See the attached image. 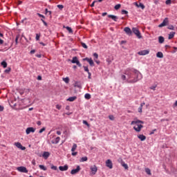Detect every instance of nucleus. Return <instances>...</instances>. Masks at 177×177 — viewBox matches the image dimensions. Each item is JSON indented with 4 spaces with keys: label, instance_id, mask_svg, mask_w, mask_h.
<instances>
[{
    "label": "nucleus",
    "instance_id": "nucleus-59",
    "mask_svg": "<svg viewBox=\"0 0 177 177\" xmlns=\"http://www.w3.org/2000/svg\"><path fill=\"white\" fill-rule=\"evenodd\" d=\"M140 6L142 8V9H145V5L140 3Z\"/></svg>",
    "mask_w": 177,
    "mask_h": 177
},
{
    "label": "nucleus",
    "instance_id": "nucleus-13",
    "mask_svg": "<svg viewBox=\"0 0 177 177\" xmlns=\"http://www.w3.org/2000/svg\"><path fill=\"white\" fill-rule=\"evenodd\" d=\"M167 24H168V18H165L162 23H161L158 27L161 28V27H165V26H167Z\"/></svg>",
    "mask_w": 177,
    "mask_h": 177
},
{
    "label": "nucleus",
    "instance_id": "nucleus-31",
    "mask_svg": "<svg viewBox=\"0 0 177 177\" xmlns=\"http://www.w3.org/2000/svg\"><path fill=\"white\" fill-rule=\"evenodd\" d=\"M85 99H86L87 100H89V99H91V94L89 93H86L84 95Z\"/></svg>",
    "mask_w": 177,
    "mask_h": 177
},
{
    "label": "nucleus",
    "instance_id": "nucleus-61",
    "mask_svg": "<svg viewBox=\"0 0 177 177\" xmlns=\"http://www.w3.org/2000/svg\"><path fill=\"white\" fill-rule=\"evenodd\" d=\"M145 104H146V103L142 102V103L140 104V107H142L143 108V106H145Z\"/></svg>",
    "mask_w": 177,
    "mask_h": 177
},
{
    "label": "nucleus",
    "instance_id": "nucleus-38",
    "mask_svg": "<svg viewBox=\"0 0 177 177\" xmlns=\"http://www.w3.org/2000/svg\"><path fill=\"white\" fill-rule=\"evenodd\" d=\"M45 12H46V15H48V13H49V15H52V11L48 10V8L45 9Z\"/></svg>",
    "mask_w": 177,
    "mask_h": 177
},
{
    "label": "nucleus",
    "instance_id": "nucleus-16",
    "mask_svg": "<svg viewBox=\"0 0 177 177\" xmlns=\"http://www.w3.org/2000/svg\"><path fill=\"white\" fill-rule=\"evenodd\" d=\"M59 169L62 171H67L68 169V165H65L64 166H59Z\"/></svg>",
    "mask_w": 177,
    "mask_h": 177
},
{
    "label": "nucleus",
    "instance_id": "nucleus-22",
    "mask_svg": "<svg viewBox=\"0 0 177 177\" xmlns=\"http://www.w3.org/2000/svg\"><path fill=\"white\" fill-rule=\"evenodd\" d=\"M64 28H66L70 34H73V29L70 26H64Z\"/></svg>",
    "mask_w": 177,
    "mask_h": 177
},
{
    "label": "nucleus",
    "instance_id": "nucleus-11",
    "mask_svg": "<svg viewBox=\"0 0 177 177\" xmlns=\"http://www.w3.org/2000/svg\"><path fill=\"white\" fill-rule=\"evenodd\" d=\"M106 165L109 169H113V162H111V160L108 159L106 161Z\"/></svg>",
    "mask_w": 177,
    "mask_h": 177
},
{
    "label": "nucleus",
    "instance_id": "nucleus-54",
    "mask_svg": "<svg viewBox=\"0 0 177 177\" xmlns=\"http://www.w3.org/2000/svg\"><path fill=\"white\" fill-rule=\"evenodd\" d=\"M17 41H19V36H17L15 39L16 45H17Z\"/></svg>",
    "mask_w": 177,
    "mask_h": 177
},
{
    "label": "nucleus",
    "instance_id": "nucleus-29",
    "mask_svg": "<svg viewBox=\"0 0 177 177\" xmlns=\"http://www.w3.org/2000/svg\"><path fill=\"white\" fill-rule=\"evenodd\" d=\"M50 154L49 153V152H44L43 153V157H44V158H48V157H49Z\"/></svg>",
    "mask_w": 177,
    "mask_h": 177
},
{
    "label": "nucleus",
    "instance_id": "nucleus-45",
    "mask_svg": "<svg viewBox=\"0 0 177 177\" xmlns=\"http://www.w3.org/2000/svg\"><path fill=\"white\" fill-rule=\"evenodd\" d=\"M37 16H39V17H41L42 19H45V16H44L42 14L37 13Z\"/></svg>",
    "mask_w": 177,
    "mask_h": 177
},
{
    "label": "nucleus",
    "instance_id": "nucleus-34",
    "mask_svg": "<svg viewBox=\"0 0 177 177\" xmlns=\"http://www.w3.org/2000/svg\"><path fill=\"white\" fill-rule=\"evenodd\" d=\"M51 169H53V171H57V167L51 165Z\"/></svg>",
    "mask_w": 177,
    "mask_h": 177
},
{
    "label": "nucleus",
    "instance_id": "nucleus-33",
    "mask_svg": "<svg viewBox=\"0 0 177 177\" xmlns=\"http://www.w3.org/2000/svg\"><path fill=\"white\" fill-rule=\"evenodd\" d=\"M120 8H121V4H117L115 6V10H118V9H120Z\"/></svg>",
    "mask_w": 177,
    "mask_h": 177
},
{
    "label": "nucleus",
    "instance_id": "nucleus-40",
    "mask_svg": "<svg viewBox=\"0 0 177 177\" xmlns=\"http://www.w3.org/2000/svg\"><path fill=\"white\" fill-rule=\"evenodd\" d=\"M46 129L45 127H43L42 129H41L39 131V133H42V132H44V131L46 130Z\"/></svg>",
    "mask_w": 177,
    "mask_h": 177
},
{
    "label": "nucleus",
    "instance_id": "nucleus-64",
    "mask_svg": "<svg viewBox=\"0 0 177 177\" xmlns=\"http://www.w3.org/2000/svg\"><path fill=\"white\" fill-rule=\"evenodd\" d=\"M174 107H177V100L175 102V103L174 104Z\"/></svg>",
    "mask_w": 177,
    "mask_h": 177
},
{
    "label": "nucleus",
    "instance_id": "nucleus-9",
    "mask_svg": "<svg viewBox=\"0 0 177 177\" xmlns=\"http://www.w3.org/2000/svg\"><path fill=\"white\" fill-rule=\"evenodd\" d=\"M90 169L91 171V175H96V172H97V167L96 165H93L90 167Z\"/></svg>",
    "mask_w": 177,
    "mask_h": 177
},
{
    "label": "nucleus",
    "instance_id": "nucleus-21",
    "mask_svg": "<svg viewBox=\"0 0 177 177\" xmlns=\"http://www.w3.org/2000/svg\"><path fill=\"white\" fill-rule=\"evenodd\" d=\"M156 57H158L159 59H162V57H164V54H162V53L161 52H158L156 53Z\"/></svg>",
    "mask_w": 177,
    "mask_h": 177
},
{
    "label": "nucleus",
    "instance_id": "nucleus-63",
    "mask_svg": "<svg viewBox=\"0 0 177 177\" xmlns=\"http://www.w3.org/2000/svg\"><path fill=\"white\" fill-rule=\"evenodd\" d=\"M3 44V40H2V39L0 38V45Z\"/></svg>",
    "mask_w": 177,
    "mask_h": 177
},
{
    "label": "nucleus",
    "instance_id": "nucleus-51",
    "mask_svg": "<svg viewBox=\"0 0 177 177\" xmlns=\"http://www.w3.org/2000/svg\"><path fill=\"white\" fill-rule=\"evenodd\" d=\"M142 106H140L139 108H138V113H142Z\"/></svg>",
    "mask_w": 177,
    "mask_h": 177
},
{
    "label": "nucleus",
    "instance_id": "nucleus-5",
    "mask_svg": "<svg viewBox=\"0 0 177 177\" xmlns=\"http://www.w3.org/2000/svg\"><path fill=\"white\" fill-rule=\"evenodd\" d=\"M17 169L19 171V172H23L24 174H28V170L26 167H18Z\"/></svg>",
    "mask_w": 177,
    "mask_h": 177
},
{
    "label": "nucleus",
    "instance_id": "nucleus-3",
    "mask_svg": "<svg viewBox=\"0 0 177 177\" xmlns=\"http://www.w3.org/2000/svg\"><path fill=\"white\" fill-rule=\"evenodd\" d=\"M71 63H73V64H77L78 67H81L82 66V64H81V62H80V60H78V57H73Z\"/></svg>",
    "mask_w": 177,
    "mask_h": 177
},
{
    "label": "nucleus",
    "instance_id": "nucleus-37",
    "mask_svg": "<svg viewBox=\"0 0 177 177\" xmlns=\"http://www.w3.org/2000/svg\"><path fill=\"white\" fill-rule=\"evenodd\" d=\"M167 28L169 30H175V28L172 25L169 26Z\"/></svg>",
    "mask_w": 177,
    "mask_h": 177
},
{
    "label": "nucleus",
    "instance_id": "nucleus-43",
    "mask_svg": "<svg viewBox=\"0 0 177 177\" xmlns=\"http://www.w3.org/2000/svg\"><path fill=\"white\" fill-rule=\"evenodd\" d=\"M10 70H12V69L10 68H8L5 70V73H6L8 74V73H10Z\"/></svg>",
    "mask_w": 177,
    "mask_h": 177
},
{
    "label": "nucleus",
    "instance_id": "nucleus-58",
    "mask_svg": "<svg viewBox=\"0 0 177 177\" xmlns=\"http://www.w3.org/2000/svg\"><path fill=\"white\" fill-rule=\"evenodd\" d=\"M35 53V50H30V55H34Z\"/></svg>",
    "mask_w": 177,
    "mask_h": 177
},
{
    "label": "nucleus",
    "instance_id": "nucleus-30",
    "mask_svg": "<svg viewBox=\"0 0 177 177\" xmlns=\"http://www.w3.org/2000/svg\"><path fill=\"white\" fill-rule=\"evenodd\" d=\"M145 172L147 174V175H151V171L149 168L145 169Z\"/></svg>",
    "mask_w": 177,
    "mask_h": 177
},
{
    "label": "nucleus",
    "instance_id": "nucleus-39",
    "mask_svg": "<svg viewBox=\"0 0 177 177\" xmlns=\"http://www.w3.org/2000/svg\"><path fill=\"white\" fill-rule=\"evenodd\" d=\"M122 166L124 167V169H128V165L127 164L123 163L122 165Z\"/></svg>",
    "mask_w": 177,
    "mask_h": 177
},
{
    "label": "nucleus",
    "instance_id": "nucleus-49",
    "mask_svg": "<svg viewBox=\"0 0 177 177\" xmlns=\"http://www.w3.org/2000/svg\"><path fill=\"white\" fill-rule=\"evenodd\" d=\"M93 56H94V57H95V59H97V57H99V55H98L97 53H95L93 54Z\"/></svg>",
    "mask_w": 177,
    "mask_h": 177
},
{
    "label": "nucleus",
    "instance_id": "nucleus-56",
    "mask_svg": "<svg viewBox=\"0 0 177 177\" xmlns=\"http://www.w3.org/2000/svg\"><path fill=\"white\" fill-rule=\"evenodd\" d=\"M169 3H171V0H167L166 5H169Z\"/></svg>",
    "mask_w": 177,
    "mask_h": 177
},
{
    "label": "nucleus",
    "instance_id": "nucleus-20",
    "mask_svg": "<svg viewBox=\"0 0 177 177\" xmlns=\"http://www.w3.org/2000/svg\"><path fill=\"white\" fill-rule=\"evenodd\" d=\"M175 32H170V33L169 34L168 39H172V38L175 37Z\"/></svg>",
    "mask_w": 177,
    "mask_h": 177
},
{
    "label": "nucleus",
    "instance_id": "nucleus-26",
    "mask_svg": "<svg viewBox=\"0 0 177 177\" xmlns=\"http://www.w3.org/2000/svg\"><path fill=\"white\" fill-rule=\"evenodd\" d=\"M39 168H40V169H41L42 171H46V167H45L44 165H39Z\"/></svg>",
    "mask_w": 177,
    "mask_h": 177
},
{
    "label": "nucleus",
    "instance_id": "nucleus-32",
    "mask_svg": "<svg viewBox=\"0 0 177 177\" xmlns=\"http://www.w3.org/2000/svg\"><path fill=\"white\" fill-rule=\"evenodd\" d=\"M81 45H82V48H84V49H88V46H86V44L85 43L82 42Z\"/></svg>",
    "mask_w": 177,
    "mask_h": 177
},
{
    "label": "nucleus",
    "instance_id": "nucleus-27",
    "mask_svg": "<svg viewBox=\"0 0 177 177\" xmlns=\"http://www.w3.org/2000/svg\"><path fill=\"white\" fill-rule=\"evenodd\" d=\"M62 80L66 84H68V82H70V78H68V77H64Z\"/></svg>",
    "mask_w": 177,
    "mask_h": 177
},
{
    "label": "nucleus",
    "instance_id": "nucleus-62",
    "mask_svg": "<svg viewBox=\"0 0 177 177\" xmlns=\"http://www.w3.org/2000/svg\"><path fill=\"white\" fill-rule=\"evenodd\" d=\"M153 2L156 5L158 4V0H153Z\"/></svg>",
    "mask_w": 177,
    "mask_h": 177
},
{
    "label": "nucleus",
    "instance_id": "nucleus-36",
    "mask_svg": "<svg viewBox=\"0 0 177 177\" xmlns=\"http://www.w3.org/2000/svg\"><path fill=\"white\" fill-rule=\"evenodd\" d=\"M109 120H111V121H114V120H115L114 115H109Z\"/></svg>",
    "mask_w": 177,
    "mask_h": 177
},
{
    "label": "nucleus",
    "instance_id": "nucleus-47",
    "mask_svg": "<svg viewBox=\"0 0 177 177\" xmlns=\"http://www.w3.org/2000/svg\"><path fill=\"white\" fill-rule=\"evenodd\" d=\"M57 8L58 9H63V8H64V6L63 5H57Z\"/></svg>",
    "mask_w": 177,
    "mask_h": 177
},
{
    "label": "nucleus",
    "instance_id": "nucleus-6",
    "mask_svg": "<svg viewBox=\"0 0 177 177\" xmlns=\"http://www.w3.org/2000/svg\"><path fill=\"white\" fill-rule=\"evenodd\" d=\"M77 144L73 145L71 151H72V156H73V157H75V156H77V154H78V152H75V150H77Z\"/></svg>",
    "mask_w": 177,
    "mask_h": 177
},
{
    "label": "nucleus",
    "instance_id": "nucleus-28",
    "mask_svg": "<svg viewBox=\"0 0 177 177\" xmlns=\"http://www.w3.org/2000/svg\"><path fill=\"white\" fill-rule=\"evenodd\" d=\"M1 66L3 67V68H6L8 67V63H6L5 61H3L1 62Z\"/></svg>",
    "mask_w": 177,
    "mask_h": 177
},
{
    "label": "nucleus",
    "instance_id": "nucleus-57",
    "mask_svg": "<svg viewBox=\"0 0 177 177\" xmlns=\"http://www.w3.org/2000/svg\"><path fill=\"white\" fill-rule=\"evenodd\" d=\"M156 131H157V129H153L149 134L153 135V133H154V132H156Z\"/></svg>",
    "mask_w": 177,
    "mask_h": 177
},
{
    "label": "nucleus",
    "instance_id": "nucleus-46",
    "mask_svg": "<svg viewBox=\"0 0 177 177\" xmlns=\"http://www.w3.org/2000/svg\"><path fill=\"white\" fill-rule=\"evenodd\" d=\"M156 88H157V86H151L150 87V89H151L152 91H156Z\"/></svg>",
    "mask_w": 177,
    "mask_h": 177
},
{
    "label": "nucleus",
    "instance_id": "nucleus-42",
    "mask_svg": "<svg viewBox=\"0 0 177 177\" xmlns=\"http://www.w3.org/2000/svg\"><path fill=\"white\" fill-rule=\"evenodd\" d=\"M122 15H128V11L125 10H122Z\"/></svg>",
    "mask_w": 177,
    "mask_h": 177
},
{
    "label": "nucleus",
    "instance_id": "nucleus-48",
    "mask_svg": "<svg viewBox=\"0 0 177 177\" xmlns=\"http://www.w3.org/2000/svg\"><path fill=\"white\" fill-rule=\"evenodd\" d=\"M56 109H57V110H60L62 109V106L59 105V104H57L56 105Z\"/></svg>",
    "mask_w": 177,
    "mask_h": 177
},
{
    "label": "nucleus",
    "instance_id": "nucleus-17",
    "mask_svg": "<svg viewBox=\"0 0 177 177\" xmlns=\"http://www.w3.org/2000/svg\"><path fill=\"white\" fill-rule=\"evenodd\" d=\"M59 142H60V137H57L54 140H51V143H53V145H57Z\"/></svg>",
    "mask_w": 177,
    "mask_h": 177
},
{
    "label": "nucleus",
    "instance_id": "nucleus-44",
    "mask_svg": "<svg viewBox=\"0 0 177 177\" xmlns=\"http://www.w3.org/2000/svg\"><path fill=\"white\" fill-rule=\"evenodd\" d=\"M83 124H84V125H86V127H89V123H88L86 120H83Z\"/></svg>",
    "mask_w": 177,
    "mask_h": 177
},
{
    "label": "nucleus",
    "instance_id": "nucleus-41",
    "mask_svg": "<svg viewBox=\"0 0 177 177\" xmlns=\"http://www.w3.org/2000/svg\"><path fill=\"white\" fill-rule=\"evenodd\" d=\"M40 37H41V35H39V34H36V41H39Z\"/></svg>",
    "mask_w": 177,
    "mask_h": 177
},
{
    "label": "nucleus",
    "instance_id": "nucleus-14",
    "mask_svg": "<svg viewBox=\"0 0 177 177\" xmlns=\"http://www.w3.org/2000/svg\"><path fill=\"white\" fill-rule=\"evenodd\" d=\"M149 53H150L149 50H144L138 52V55H140V56H145V55H149Z\"/></svg>",
    "mask_w": 177,
    "mask_h": 177
},
{
    "label": "nucleus",
    "instance_id": "nucleus-8",
    "mask_svg": "<svg viewBox=\"0 0 177 177\" xmlns=\"http://www.w3.org/2000/svg\"><path fill=\"white\" fill-rule=\"evenodd\" d=\"M34 132H35V128H34V127H28L26 129V135H30L31 133H34Z\"/></svg>",
    "mask_w": 177,
    "mask_h": 177
},
{
    "label": "nucleus",
    "instance_id": "nucleus-24",
    "mask_svg": "<svg viewBox=\"0 0 177 177\" xmlns=\"http://www.w3.org/2000/svg\"><path fill=\"white\" fill-rule=\"evenodd\" d=\"M86 161H88V157L86 156L81 158L80 160V162H85Z\"/></svg>",
    "mask_w": 177,
    "mask_h": 177
},
{
    "label": "nucleus",
    "instance_id": "nucleus-2",
    "mask_svg": "<svg viewBox=\"0 0 177 177\" xmlns=\"http://www.w3.org/2000/svg\"><path fill=\"white\" fill-rule=\"evenodd\" d=\"M142 124H145L142 120H134L131 122V125H135L133 127V129L136 132H140V131H142V128H143V125H142Z\"/></svg>",
    "mask_w": 177,
    "mask_h": 177
},
{
    "label": "nucleus",
    "instance_id": "nucleus-19",
    "mask_svg": "<svg viewBox=\"0 0 177 177\" xmlns=\"http://www.w3.org/2000/svg\"><path fill=\"white\" fill-rule=\"evenodd\" d=\"M138 139H140V140H141V142H143V141L146 140V137L143 134L138 135Z\"/></svg>",
    "mask_w": 177,
    "mask_h": 177
},
{
    "label": "nucleus",
    "instance_id": "nucleus-10",
    "mask_svg": "<svg viewBox=\"0 0 177 177\" xmlns=\"http://www.w3.org/2000/svg\"><path fill=\"white\" fill-rule=\"evenodd\" d=\"M84 62H88V63H89L90 66H95V63H93V60L92 59V58H84L83 59Z\"/></svg>",
    "mask_w": 177,
    "mask_h": 177
},
{
    "label": "nucleus",
    "instance_id": "nucleus-12",
    "mask_svg": "<svg viewBox=\"0 0 177 177\" xmlns=\"http://www.w3.org/2000/svg\"><path fill=\"white\" fill-rule=\"evenodd\" d=\"M15 146H16V147H17L18 149H20V150L26 149V147H23V145H21V143L20 142H15Z\"/></svg>",
    "mask_w": 177,
    "mask_h": 177
},
{
    "label": "nucleus",
    "instance_id": "nucleus-23",
    "mask_svg": "<svg viewBox=\"0 0 177 177\" xmlns=\"http://www.w3.org/2000/svg\"><path fill=\"white\" fill-rule=\"evenodd\" d=\"M164 41H165L164 37L160 36L158 37V42H159V44H164Z\"/></svg>",
    "mask_w": 177,
    "mask_h": 177
},
{
    "label": "nucleus",
    "instance_id": "nucleus-50",
    "mask_svg": "<svg viewBox=\"0 0 177 177\" xmlns=\"http://www.w3.org/2000/svg\"><path fill=\"white\" fill-rule=\"evenodd\" d=\"M122 80H123V81H125V80H127V76H125L124 75H122Z\"/></svg>",
    "mask_w": 177,
    "mask_h": 177
},
{
    "label": "nucleus",
    "instance_id": "nucleus-25",
    "mask_svg": "<svg viewBox=\"0 0 177 177\" xmlns=\"http://www.w3.org/2000/svg\"><path fill=\"white\" fill-rule=\"evenodd\" d=\"M77 100V97L73 96V97H69L67 100L68 102H74V100Z\"/></svg>",
    "mask_w": 177,
    "mask_h": 177
},
{
    "label": "nucleus",
    "instance_id": "nucleus-53",
    "mask_svg": "<svg viewBox=\"0 0 177 177\" xmlns=\"http://www.w3.org/2000/svg\"><path fill=\"white\" fill-rule=\"evenodd\" d=\"M37 124L39 127L42 124V122L41 121H37Z\"/></svg>",
    "mask_w": 177,
    "mask_h": 177
},
{
    "label": "nucleus",
    "instance_id": "nucleus-1",
    "mask_svg": "<svg viewBox=\"0 0 177 177\" xmlns=\"http://www.w3.org/2000/svg\"><path fill=\"white\" fill-rule=\"evenodd\" d=\"M125 74L128 76L127 81L129 84H135V82H138L139 80H142L143 77L142 73L136 69H134L131 73L126 72Z\"/></svg>",
    "mask_w": 177,
    "mask_h": 177
},
{
    "label": "nucleus",
    "instance_id": "nucleus-52",
    "mask_svg": "<svg viewBox=\"0 0 177 177\" xmlns=\"http://www.w3.org/2000/svg\"><path fill=\"white\" fill-rule=\"evenodd\" d=\"M88 80H91V77L92 76V73H91V72H88Z\"/></svg>",
    "mask_w": 177,
    "mask_h": 177
},
{
    "label": "nucleus",
    "instance_id": "nucleus-55",
    "mask_svg": "<svg viewBox=\"0 0 177 177\" xmlns=\"http://www.w3.org/2000/svg\"><path fill=\"white\" fill-rule=\"evenodd\" d=\"M4 107L0 105V111H3L4 110Z\"/></svg>",
    "mask_w": 177,
    "mask_h": 177
},
{
    "label": "nucleus",
    "instance_id": "nucleus-18",
    "mask_svg": "<svg viewBox=\"0 0 177 177\" xmlns=\"http://www.w3.org/2000/svg\"><path fill=\"white\" fill-rule=\"evenodd\" d=\"M108 17L109 19H111L112 20H113V21H117V20H118V17H117L115 15H109Z\"/></svg>",
    "mask_w": 177,
    "mask_h": 177
},
{
    "label": "nucleus",
    "instance_id": "nucleus-35",
    "mask_svg": "<svg viewBox=\"0 0 177 177\" xmlns=\"http://www.w3.org/2000/svg\"><path fill=\"white\" fill-rule=\"evenodd\" d=\"M83 68L84 71H86V73H89V68H88V66H84Z\"/></svg>",
    "mask_w": 177,
    "mask_h": 177
},
{
    "label": "nucleus",
    "instance_id": "nucleus-4",
    "mask_svg": "<svg viewBox=\"0 0 177 177\" xmlns=\"http://www.w3.org/2000/svg\"><path fill=\"white\" fill-rule=\"evenodd\" d=\"M132 32H133V34H135L136 35V37H138V38H139V39H140V38H142V35H140V32L139 31V30H138V28H132Z\"/></svg>",
    "mask_w": 177,
    "mask_h": 177
},
{
    "label": "nucleus",
    "instance_id": "nucleus-60",
    "mask_svg": "<svg viewBox=\"0 0 177 177\" xmlns=\"http://www.w3.org/2000/svg\"><path fill=\"white\" fill-rule=\"evenodd\" d=\"M32 165H36V162H35V160H32Z\"/></svg>",
    "mask_w": 177,
    "mask_h": 177
},
{
    "label": "nucleus",
    "instance_id": "nucleus-7",
    "mask_svg": "<svg viewBox=\"0 0 177 177\" xmlns=\"http://www.w3.org/2000/svg\"><path fill=\"white\" fill-rule=\"evenodd\" d=\"M80 171H81V167L77 165L76 169H73L71 171V175H76V174H78Z\"/></svg>",
    "mask_w": 177,
    "mask_h": 177
},
{
    "label": "nucleus",
    "instance_id": "nucleus-15",
    "mask_svg": "<svg viewBox=\"0 0 177 177\" xmlns=\"http://www.w3.org/2000/svg\"><path fill=\"white\" fill-rule=\"evenodd\" d=\"M124 31L126 32V34H127V35H132V30H131L130 28H124Z\"/></svg>",
    "mask_w": 177,
    "mask_h": 177
}]
</instances>
